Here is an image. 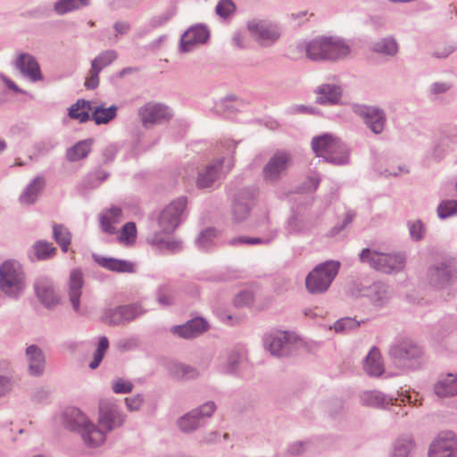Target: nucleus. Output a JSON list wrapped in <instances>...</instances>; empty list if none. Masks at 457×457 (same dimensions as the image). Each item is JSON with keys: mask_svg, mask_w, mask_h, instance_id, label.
I'll use <instances>...</instances> for the list:
<instances>
[{"mask_svg": "<svg viewBox=\"0 0 457 457\" xmlns=\"http://www.w3.org/2000/svg\"><path fill=\"white\" fill-rule=\"evenodd\" d=\"M290 336L287 332H278L276 336L268 337L265 344L269 351L274 355H283L289 349Z\"/></svg>", "mask_w": 457, "mask_h": 457, "instance_id": "17", "label": "nucleus"}, {"mask_svg": "<svg viewBox=\"0 0 457 457\" xmlns=\"http://www.w3.org/2000/svg\"><path fill=\"white\" fill-rule=\"evenodd\" d=\"M317 102L322 104H332L339 101L341 89L337 86L322 85L317 91Z\"/></svg>", "mask_w": 457, "mask_h": 457, "instance_id": "24", "label": "nucleus"}, {"mask_svg": "<svg viewBox=\"0 0 457 457\" xmlns=\"http://www.w3.org/2000/svg\"><path fill=\"white\" fill-rule=\"evenodd\" d=\"M306 56L314 61L327 60L326 37H317L304 46Z\"/></svg>", "mask_w": 457, "mask_h": 457, "instance_id": "21", "label": "nucleus"}, {"mask_svg": "<svg viewBox=\"0 0 457 457\" xmlns=\"http://www.w3.org/2000/svg\"><path fill=\"white\" fill-rule=\"evenodd\" d=\"M105 321L110 324H120L124 322V314L122 306L110 311L105 316Z\"/></svg>", "mask_w": 457, "mask_h": 457, "instance_id": "46", "label": "nucleus"}, {"mask_svg": "<svg viewBox=\"0 0 457 457\" xmlns=\"http://www.w3.org/2000/svg\"><path fill=\"white\" fill-rule=\"evenodd\" d=\"M253 301V294L251 291H244L236 297V304L247 305Z\"/></svg>", "mask_w": 457, "mask_h": 457, "instance_id": "52", "label": "nucleus"}, {"mask_svg": "<svg viewBox=\"0 0 457 457\" xmlns=\"http://www.w3.org/2000/svg\"><path fill=\"white\" fill-rule=\"evenodd\" d=\"M208 328V323L202 318L193 319L182 326L174 327L172 332L183 338L199 336Z\"/></svg>", "mask_w": 457, "mask_h": 457, "instance_id": "14", "label": "nucleus"}, {"mask_svg": "<svg viewBox=\"0 0 457 457\" xmlns=\"http://www.w3.org/2000/svg\"><path fill=\"white\" fill-rule=\"evenodd\" d=\"M133 389V385L128 380L118 378L112 383V390L116 394H128Z\"/></svg>", "mask_w": 457, "mask_h": 457, "instance_id": "45", "label": "nucleus"}, {"mask_svg": "<svg viewBox=\"0 0 457 457\" xmlns=\"http://www.w3.org/2000/svg\"><path fill=\"white\" fill-rule=\"evenodd\" d=\"M362 262H368L373 269L385 273L401 270L405 259L401 254H386L364 249L360 254Z\"/></svg>", "mask_w": 457, "mask_h": 457, "instance_id": "5", "label": "nucleus"}, {"mask_svg": "<svg viewBox=\"0 0 457 457\" xmlns=\"http://www.w3.org/2000/svg\"><path fill=\"white\" fill-rule=\"evenodd\" d=\"M35 254L39 260H46L55 254L56 248L51 243L37 242L34 245Z\"/></svg>", "mask_w": 457, "mask_h": 457, "instance_id": "37", "label": "nucleus"}, {"mask_svg": "<svg viewBox=\"0 0 457 457\" xmlns=\"http://www.w3.org/2000/svg\"><path fill=\"white\" fill-rule=\"evenodd\" d=\"M115 29L120 34H125L129 29V25L126 22H117L115 24Z\"/></svg>", "mask_w": 457, "mask_h": 457, "instance_id": "58", "label": "nucleus"}, {"mask_svg": "<svg viewBox=\"0 0 457 457\" xmlns=\"http://www.w3.org/2000/svg\"><path fill=\"white\" fill-rule=\"evenodd\" d=\"M122 220V211L120 207L112 206L104 211L100 215V225L102 230L108 234L116 233L115 225Z\"/></svg>", "mask_w": 457, "mask_h": 457, "instance_id": "16", "label": "nucleus"}, {"mask_svg": "<svg viewBox=\"0 0 457 457\" xmlns=\"http://www.w3.org/2000/svg\"><path fill=\"white\" fill-rule=\"evenodd\" d=\"M10 389V381L5 378H0V395Z\"/></svg>", "mask_w": 457, "mask_h": 457, "instance_id": "57", "label": "nucleus"}, {"mask_svg": "<svg viewBox=\"0 0 457 457\" xmlns=\"http://www.w3.org/2000/svg\"><path fill=\"white\" fill-rule=\"evenodd\" d=\"M358 326V322L351 318H345L337 320L335 325V330L337 332H343L355 328Z\"/></svg>", "mask_w": 457, "mask_h": 457, "instance_id": "47", "label": "nucleus"}, {"mask_svg": "<svg viewBox=\"0 0 457 457\" xmlns=\"http://www.w3.org/2000/svg\"><path fill=\"white\" fill-rule=\"evenodd\" d=\"M117 55L114 51H105L101 53L98 56H96L93 61L91 65L99 68V71H101L104 67L109 65L112 62L116 59Z\"/></svg>", "mask_w": 457, "mask_h": 457, "instance_id": "39", "label": "nucleus"}, {"mask_svg": "<svg viewBox=\"0 0 457 457\" xmlns=\"http://www.w3.org/2000/svg\"><path fill=\"white\" fill-rule=\"evenodd\" d=\"M122 309L125 321H129L135 319L142 312L140 307L137 305L122 306Z\"/></svg>", "mask_w": 457, "mask_h": 457, "instance_id": "51", "label": "nucleus"}, {"mask_svg": "<svg viewBox=\"0 0 457 457\" xmlns=\"http://www.w3.org/2000/svg\"><path fill=\"white\" fill-rule=\"evenodd\" d=\"M174 374L177 378H191L196 375V372L193 369H190L182 364H179L175 366Z\"/></svg>", "mask_w": 457, "mask_h": 457, "instance_id": "50", "label": "nucleus"}, {"mask_svg": "<svg viewBox=\"0 0 457 457\" xmlns=\"http://www.w3.org/2000/svg\"><path fill=\"white\" fill-rule=\"evenodd\" d=\"M92 120L96 124H106L113 120L117 114V106L105 107L103 104L92 106Z\"/></svg>", "mask_w": 457, "mask_h": 457, "instance_id": "27", "label": "nucleus"}, {"mask_svg": "<svg viewBox=\"0 0 457 457\" xmlns=\"http://www.w3.org/2000/svg\"><path fill=\"white\" fill-rule=\"evenodd\" d=\"M457 443L451 433L436 437L428 452V457H453Z\"/></svg>", "mask_w": 457, "mask_h": 457, "instance_id": "10", "label": "nucleus"}, {"mask_svg": "<svg viewBox=\"0 0 457 457\" xmlns=\"http://www.w3.org/2000/svg\"><path fill=\"white\" fill-rule=\"evenodd\" d=\"M392 354L395 359L407 360L420 356V349L411 342H403L393 348Z\"/></svg>", "mask_w": 457, "mask_h": 457, "instance_id": "28", "label": "nucleus"}, {"mask_svg": "<svg viewBox=\"0 0 457 457\" xmlns=\"http://www.w3.org/2000/svg\"><path fill=\"white\" fill-rule=\"evenodd\" d=\"M90 141H81L68 150L67 156L70 161H78L87 155L90 151Z\"/></svg>", "mask_w": 457, "mask_h": 457, "instance_id": "34", "label": "nucleus"}, {"mask_svg": "<svg viewBox=\"0 0 457 457\" xmlns=\"http://www.w3.org/2000/svg\"><path fill=\"white\" fill-rule=\"evenodd\" d=\"M326 49L327 60L345 57L350 53V47L345 41L333 37H326Z\"/></svg>", "mask_w": 457, "mask_h": 457, "instance_id": "19", "label": "nucleus"}, {"mask_svg": "<svg viewBox=\"0 0 457 457\" xmlns=\"http://www.w3.org/2000/svg\"><path fill=\"white\" fill-rule=\"evenodd\" d=\"M92 110L91 103L85 100H79L69 109V116L71 119L79 120L80 122L89 119V111Z\"/></svg>", "mask_w": 457, "mask_h": 457, "instance_id": "29", "label": "nucleus"}, {"mask_svg": "<svg viewBox=\"0 0 457 457\" xmlns=\"http://www.w3.org/2000/svg\"><path fill=\"white\" fill-rule=\"evenodd\" d=\"M123 420L117 412L115 404L103 400L99 403V426L96 428L87 417L79 411L76 412L75 422L80 428L85 443L92 447L103 444L105 440V432L121 425Z\"/></svg>", "mask_w": 457, "mask_h": 457, "instance_id": "1", "label": "nucleus"}, {"mask_svg": "<svg viewBox=\"0 0 457 457\" xmlns=\"http://www.w3.org/2000/svg\"><path fill=\"white\" fill-rule=\"evenodd\" d=\"M214 410H215L214 403H207L201 407L200 411L199 410H197V411L199 412V416L202 415L204 417H209L212 414Z\"/></svg>", "mask_w": 457, "mask_h": 457, "instance_id": "55", "label": "nucleus"}, {"mask_svg": "<svg viewBox=\"0 0 457 457\" xmlns=\"http://www.w3.org/2000/svg\"><path fill=\"white\" fill-rule=\"evenodd\" d=\"M357 112L374 133L378 134L383 130L386 118L382 111L371 106H362Z\"/></svg>", "mask_w": 457, "mask_h": 457, "instance_id": "12", "label": "nucleus"}, {"mask_svg": "<svg viewBox=\"0 0 457 457\" xmlns=\"http://www.w3.org/2000/svg\"><path fill=\"white\" fill-rule=\"evenodd\" d=\"M234 40L236 41V43L238 46H240V47L244 46V45L242 44V37L239 35L236 36Z\"/></svg>", "mask_w": 457, "mask_h": 457, "instance_id": "63", "label": "nucleus"}, {"mask_svg": "<svg viewBox=\"0 0 457 457\" xmlns=\"http://www.w3.org/2000/svg\"><path fill=\"white\" fill-rule=\"evenodd\" d=\"M187 200L180 197L167 205L159 216V226L163 233H171L179 223V219L185 211Z\"/></svg>", "mask_w": 457, "mask_h": 457, "instance_id": "6", "label": "nucleus"}, {"mask_svg": "<svg viewBox=\"0 0 457 457\" xmlns=\"http://www.w3.org/2000/svg\"><path fill=\"white\" fill-rule=\"evenodd\" d=\"M216 236L217 233L213 228H208L201 233L197 240V244L199 246L205 248L209 245L212 239L216 237Z\"/></svg>", "mask_w": 457, "mask_h": 457, "instance_id": "48", "label": "nucleus"}, {"mask_svg": "<svg viewBox=\"0 0 457 457\" xmlns=\"http://www.w3.org/2000/svg\"><path fill=\"white\" fill-rule=\"evenodd\" d=\"M0 288L8 295L15 296L24 288V274L20 264L7 261L0 267Z\"/></svg>", "mask_w": 457, "mask_h": 457, "instance_id": "4", "label": "nucleus"}, {"mask_svg": "<svg viewBox=\"0 0 457 457\" xmlns=\"http://www.w3.org/2000/svg\"><path fill=\"white\" fill-rule=\"evenodd\" d=\"M54 229V238L56 243L61 246L63 252H67L69 245L71 240V234L62 225L54 224L53 227Z\"/></svg>", "mask_w": 457, "mask_h": 457, "instance_id": "32", "label": "nucleus"}, {"mask_svg": "<svg viewBox=\"0 0 457 457\" xmlns=\"http://www.w3.org/2000/svg\"><path fill=\"white\" fill-rule=\"evenodd\" d=\"M374 51L386 54H395L397 52V45L393 39H382L373 46Z\"/></svg>", "mask_w": 457, "mask_h": 457, "instance_id": "40", "label": "nucleus"}, {"mask_svg": "<svg viewBox=\"0 0 457 457\" xmlns=\"http://www.w3.org/2000/svg\"><path fill=\"white\" fill-rule=\"evenodd\" d=\"M412 440L410 438H404L397 441L394 457H407L412 448Z\"/></svg>", "mask_w": 457, "mask_h": 457, "instance_id": "43", "label": "nucleus"}, {"mask_svg": "<svg viewBox=\"0 0 457 457\" xmlns=\"http://www.w3.org/2000/svg\"><path fill=\"white\" fill-rule=\"evenodd\" d=\"M423 227L420 221H415L410 227V233L415 239H420L422 237Z\"/></svg>", "mask_w": 457, "mask_h": 457, "instance_id": "54", "label": "nucleus"}, {"mask_svg": "<svg viewBox=\"0 0 457 457\" xmlns=\"http://www.w3.org/2000/svg\"><path fill=\"white\" fill-rule=\"evenodd\" d=\"M291 163L289 154L279 152L275 154L263 168L265 180L274 181L284 175Z\"/></svg>", "mask_w": 457, "mask_h": 457, "instance_id": "9", "label": "nucleus"}, {"mask_svg": "<svg viewBox=\"0 0 457 457\" xmlns=\"http://www.w3.org/2000/svg\"><path fill=\"white\" fill-rule=\"evenodd\" d=\"M314 153L335 164L345 163L348 154L340 141L331 135L325 134L315 137L312 143Z\"/></svg>", "mask_w": 457, "mask_h": 457, "instance_id": "3", "label": "nucleus"}, {"mask_svg": "<svg viewBox=\"0 0 457 457\" xmlns=\"http://www.w3.org/2000/svg\"><path fill=\"white\" fill-rule=\"evenodd\" d=\"M99 68L91 65L89 76L86 79L85 87L88 89L96 88L99 84Z\"/></svg>", "mask_w": 457, "mask_h": 457, "instance_id": "49", "label": "nucleus"}, {"mask_svg": "<svg viewBox=\"0 0 457 457\" xmlns=\"http://www.w3.org/2000/svg\"><path fill=\"white\" fill-rule=\"evenodd\" d=\"M234 211L236 214H238L241 212H244V214H245L248 212V208L238 204L234 207Z\"/></svg>", "mask_w": 457, "mask_h": 457, "instance_id": "62", "label": "nucleus"}, {"mask_svg": "<svg viewBox=\"0 0 457 457\" xmlns=\"http://www.w3.org/2000/svg\"><path fill=\"white\" fill-rule=\"evenodd\" d=\"M236 242H242V243L253 245V244L262 243V239H261L260 237H239V238L233 240V243H236Z\"/></svg>", "mask_w": 457, "mask_h": 457, "instance_id": "56", "label": "nucleus"}, {"mask_svg": "<svg viewBox=\"0 0 457 457\" xmlns=\"http://www.w3.org/2000/svg\"><path fill=\"white\" fill-rule=\"evenodd\" d=\"M36 291L41 302L48 307L56 304L59 301L54 289L45 282L37 283Z\"/></svg>", "mask_w": 457, "mask_h": 457, "instance_id": "31", "label": "nucleus"}, {"mask_svg": "<svg viewBox=\"0 0 457 457\" xmlns=\"http://www.w3.org/2000/svg\"><path fill=\"white\" fill-rule=\"evenodd\" d=\"M158 301L162 304H170V295L162 294L159 296Z\"/></svg>", "mask_w": 457, "mask_h": 457, "instance_id": "60", "label": "nucleus"}, {"mask_svg": "<svg viewBox=\"0 0 457 457\" xmlns=\"http://www.w3.org/2000/svg\"><path fill=\"white\" fill-rule=\"evenodd\" d=\"M209 37V32L204 26H195L188 29L182 36L181 48L183 52L190 51L193 46L204 44Z\"/></svg>", "mask_w": 457, "mask_h": 457, "instance_id": "13", "label": "nucleus"}, {"mask_svg": "<svg viewBox=\"0 0 457 457\" xmlns=\"http://www.w3.org/2000/svg\"><path fill=\"white\" fill-rule=\"evenodd\" d=\"M236 9L234 3L230 0H222L219 2L216 7V12L220 17H227L229 14L233 13Z\"/></svg>", "mask_w": 457, "mask_h": 457, "instance_id": "44", "label": "nucleus"}, {"mask_svg": "<svg viewBox=\"0 0 457 457\" xmlns=\"http://www.w3.org/2000/svg\"><path fill=\"white\" fill-rule=\"evenodd\" d=\"M450 276H452V278H453V279H455V284L451 285V286H452V287H457V270H455V271H453V272L450 273Z\"/></svg>", "mask_w": 457, "mask_h": 457, "instance_id": "64", "label": "nucleus"}, {"mask_svg": "<svg viewBox=\"0 0 457 457\" xmlns=\"http://www.w3.org/2000/svg\"><path fill=\"white\" fill-rule=\"evenodd\" d=\"M83 286V275L79 270H73L71 272L69 279V296L72 307L75 311L79 309V297L81 287Z\"/></svg>", "mask_w": 457, "mask_h": 457, "instance_id": "18", "label": "nucleus"}, {"mask_svg": "<svg viewBox=\"0 0 457 457\" xmlns=\"http://www.w3.org/2000/svg\"><path fill=\"white\" fill-rule=\"evenodd\" d=\"M139 115L143 125L149 127L170 120L171 112L162 104L148 103L139 110Z\"/></svg>", "mask_w": 457, "mask_h": 457, "instance_id": "8", "label": "nucleus"}, {"mask_svg": "<svg viewBox=\"0 0 457 457\" xmlns=\"http://www.w3.org/2000/svg\"><path fill=\"white\" fill-rule=\"evenodd\" d=\"M448 87L445 84H435L433 90L435 93H442L447 90Z\"/></svg>", "mask_w": 457, "mask_h": 457, "instance_id": "61", "label": "nucleus"}, {"mask_svg": "<svg viewBox=\"0 0 457 457\" xmlns=\"http://www.w3.org/2000/svg\"><path fill=\"white\" fill-rule=\"evenodd\" d=\"M364 370L370 376H380L384 372V365L379 351L373 347L364 361Z\"/></svg>", "mask_w": 457, "mask_h": 457, "instance_id": "22", "label": "nucleus"}, {"mask_svg": "<svg viewBox=\"0 0 457 457\" xmlns=\"http://www.w3.org/2000/svg\"><path fill=\"white\" fill-rule=\"evenodd\" d=\"M434 390L436 395L440 397L457 395V376L448 374L435 385Z\"/></svg>", "mask_w": 457, "mask_h": 457, "instance_id": "23", "label": "nucleus"}, {"mask_svg": "<svg viewBox=\"0 0 457 457\" xmlns=\"http://www.w3.org/2000/svg\"><path fill=\"white\" fill-rule=\"evenodd\" d=\"M453 271H455V264L452 260L448 261L446 263H442L441 267H435L430 271L431 284L436 287L455 284V279L450 276V273Z\"/></svg>", "mask_w": 457, "mask_h": 457, "instance_id": "11", "label": "nucleus"}, {"mask_svg": "<svg viewBox=\"0 0 457 457\" xmlns=\"http://www.w3.org/2000/svg\"><path fill=\"white\" fill-rule=\"evenodd\" d=\"M29 370L32 375H40L45 367V358L39 348L35 345H30L26 351Z\"/></svg>", "mask_w": 457, "mask_h": 457, "instance_id": "20", "label": "nucleus"}, {"mask_svg": "<svg viewBox=\"0 0 457 457\" xmlns=\"http://www.w3.org/2000/svg\"><path fill=\"white\" fill-rule=\"evenodd\" d=\"M391 404H398L401 405L402 403L405 404L406 403L413 405L421 404L420 400L419 399V393L417 392H410L406 391L405 394L401 395L400 398H395L393 402V399H389Z\"/></svg>", "mask_w": 457, "mask_h": 457, "instance_id": "41", "label": "nucleus"}, {"mask_svg": "<svg viewBox=\"0 0 457 457\" xmlns=\"http://www.w3.org/2000/svg\"><path fill=\"white\" fill-rule=\"evenodd\" d=\"M220 166V161H218L213 164L206 166L204 170L199 172V176L197 179V186L202 188L210 187L214 182V180L219 177Z\"/></svg>", "mask_w": 457, "mask_h": 457, "instance_id": "26", "label": "nucleus"}, {"mask_svg": "<svg viewBox=\"0 0 457 457\" xmlns=\"http://www.w3.org/2000/svg\"><path fill=\"white\" fill-rule=\"evenodd\" d=\"M89 4V0H59L54 4V11L58 14H64L86 6Z\"/></svg>", "mask_w": 457, "mask_h": 457, "instance_id": "33", "label": "nucleus"}, {"mask_svg": "<svg viewBox=\"0 0 457 457\" xmlns=\"http://www.w3.org/2000/svg\"><path fill=\"white\" fill-rule=\"evenodd\" d=\"M340 263L338 262H326L314 268L307 276L305 286L309 293L320 294L328 290L337 276Z\"/></svg>", "mask_w": 457, "mask_h": 457, "instance_id": "2", "label": "nucleus"}, {"mask_svg": "<svg viewBox=\"0 0 457 457\" xmlns=\"http://www.w3.org/2000/svg\"><path fill=\"white\" fill-rule=\"evenodd\" d=\"M45 186V180L43 178L35 179L32 183L26 188V190L21 195V202L24 204H33L38 193L42 190Z\"/></svg>", "mask_w": 457, "mask_h": 457, "instance_id": "30", "label": "nucleus"}, {"mask_svg": "<svg viewBox=\"0 0 457 457\" xmlns=\"http://www.w3.org/2000/svg\"><path fill=\"white\" fill-rule=\"evenodd\" d=\"M309 186L306 187V190L312 191L315 190L318 187L319 185V179L316 178H310L309 179Z\"/></svg>", "mask_w": 457, "mask_h": 457, "instance_id": "59", "label": "nucleus"}, {"mask_svg": "<svg viewBox=\"0 0 457 457\" xmlns=\"http://www.w3.org/2000/svg\"><path fill=\"white\" fill-rule=\"evenodd\" d=\"M198 411H193L179 420V427L182 431L187 432L195 429L198 425Z\"/></svg>", "mask_w": 457, "mask_h": 457, "instance_id": "36", "label": "nucleus"}, {"mask_svg": "<svg viewBox=\"0 0 457 457\" xmlns=\"http://www.w3.org/2000/svg\"><path fill=\"white\" fill-rule=\"evenodd\" d=\"M248 29L252 37L262 46L270 45L280 37L278 28L264 21H251Z\"/></svg>", "mask_w": 457, "mask_h": 457, "instance_id": "7", "label": "nucleus"}, {"mask_svg": "<svg viewBox=\"0 0 457 457\" xmlns=\"http://www.w3.org/2000/svg\"><path fill=\"white\" fill-rule=\"evenodd\" d=\"M142 398L139 395L126 398V404L129 411H137L142 405Z\"/></svg>", "mask_w": 457, "mask_h": 457, "instance_id": "53", "label": "nucleus"}, {"mask_svg": "<svg viewBox=\"0 0 457 457\" xmlns=\"http://www.w3.org/2000/svg\"><path fill=\"white\" fill-rule=\"evenodd\" d=\"M96 260L99 265L112 271L134 272V264L127 261L105 257H97Z\"/></svg>", "mask_w": 457, "mask_h": 457, "instance_id": "25", "label": "nucleus"}, {"mask_svg": "<svg viewBox=\"0 0 457 457\" xmlns=\"http://www.w3.org/2000/svg\"><path fill=\"white\" fill-rule=\"evenodd\" d=\"M109 342L105 337L100 338L97 348L94 354V360L89 363V367L94 370L97 368L102 361L104 355L108 349Z\"/></svg>", "mask_w": 457, "mask_h": 457, "instance_id": "38", "label": "nucleus"}, {"mask_svg": "<svg viewBox=\"0 0 457 457\" xmlns=\"http://www.w3.org/2000/svg\"><path fill=\"white\" fill-rule=\"evenodd\" d=\"M137 238V227L134 222H127L123 225L119 236V241L124 245H132Z\"/></svg>", "mask_w": 457, "mask_h": 457, "instance_id": "35", "label": "nucleus"}, {"mask_svg": "<svg viewBox=\"0 0 457 457\" xmlns=\"http://www.w3.org/2000/svg\"><path fill=\"white\" fill-rule=\"evenodd\" d=\"M15 65L23 75L29 77L32 81L42 79L38 63L31 55L27 54H20Z\"/></svg>", "mask_w": 457, "mask_h": 457, "instance_id": "15", "label": "nucleus"}, {"mask_svg": "<svg viewBox=\"0 0 457 457\" xmlns=\"http://www.w3.org/2000/svg\"><path fill=\"white\" fill-rule=\"evenodd\" d=\"M437 212L439 217L442 219L457 214V202L444 201L439 204Z\"/></svg>", "mask_w": 457, "mask_h": 457, "instance_id": "42", "label": "nucleus"}]
</instances>
